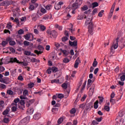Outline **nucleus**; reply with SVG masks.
Listing matches in <instances>:
<instances>
[{"instance_id": "obj_1", "label": "nucleus", "mask_w": 125, "mask_h": 125, "mask_svg": "<svg viewBox=\"0 0 125 125\" xmlns=\"http://www.w3.org/2000/svg\"><path fill=\"white\" fill-rule=\"evenodd\" d=\"M84 18L86 19L85 25L86 26L89 25L88 26V32L90 35H92V32H93V25L92 24V22H91L92 21V16H91V14H88V16H85Z\"/></svg>"}, {"instance_id": "obj_2", "label": "nucleus", "mask_w": 125, "mask_h": 125, "mask_svg": "<svg viewBox=\"0 0 125 125\" xmlns=\"http://www.w3.org/2000/svg\"><path fill=\"white\" fill-rule=\"evenodd\" d=\"M17 63V64H22L23 66L27 67L28 66V63L25 62H19V60L16 58H10V61L7 62H5V64H9V63Z\"/></svg>"}, {"instance_id": "obj_3", "label": "nucleus", "mask_w": 125, "mask_h": 125, "mask_svg": "<svg viewBox=\"0 0 125 125\" xmlns=\"http://www.w3.org/2000/svg\"><path fill=\"white\" fill-rule=\"evenodd\" d=\"M119 40H120V38L118 37L116 39L113 41V44L112 47L110 48V51L111 52H113V48H114V49H117L119 47Z\"/></svg>"}, {"instance_id": "obj_4", "label": "nucleus", "mask_w": 125, "mask_h": 125, "mask_svg": "<svg viewBox=\"0 0 125 125\" xmlns=\"http://www.w3.org/2000/svg\"><path fill=\"white\" fill-rule=\"evenodd\" d=\"M38 49L40 50L39 51L37 50H35L34 52L37 54V55H40V54H42L43 52V50H44V48L41 45H39L37 47Z\"/></svg>"}, {"instance_id": "obj_5", "label": "nucleus", "mask_w": 125, "mask_h": 125, "mask_svg": "<svg viewBox=\"0 0 125 125\" xmlns=\"http://www.w3.org/2000/svg\"><path fill=\"white\" fill-rule=\"evenodd\" d=\"M47 34H48V35H50V36H52L53 38H57V36H58V34H57V32L55 30H50L49 29L47 30L46 32Z\"/></svg>"}, {"instance_id": "obj_6", "label": "nucleus", "mask_w": 125, "mask_h": 125, "mask_svg": "<svg viewBox=\"0 0 125 125\" xmlns=\"http://www.w3.org/2000/svg\"><path fill=\"white\" fill-rule=\"evenodd\" d=\"M6 41L9 42V44L11 46H13V45H15L16 44V42L14 41H12V38L10 37H8L6 39Z\"/></svg>"}, {"instance_id": "obj_7", "label": "nucleus", "mask_w": 125, "mask_h": 125, "mask_svg": "<svg viewBox=\"0 0 125 125\" xmlns=\"http://www.w3.org/2000/svg\"><path fill=\"white\" fill-rule=\"evenodd\" d=\"M69 44L70 46L76 47V49L78 48L77 47L78 45V41H74V42H71V41H69Z\"/></svg>"}, {"instance_id": "obj_8", "label": "nucleus", "mask_w": 125, "mask_h": 125, "mask_svg": "<svg viewBox=\"0 0 125 125\" xmlns=\"http://www.w3.org/2000/svg\"><path fill=\"white\" fill-rule=\"evenodd\" d=\"M93 106L92 105V103H89L86 104L85 107V111H90L91 108H93Z\"/></svg>"}, {"instance_id": "obj_9", "label": "nucleus", "mask_w": 125, "mask_h": 125, "mask_svg": "<svg viewBox=\"0 0 125 125\" xmlns=\"http://www.w3.org/2000/svg\"><path fill=\"white\" fill-rule=\"evenodd\" d=\"M94 89H95V84H94L92 85L91 87L89 88V93L90 95H93Z\"/></svg>"}, {"instance_id": "obj_10", "label": "nucleus", "mask_w": 125, "mask_h": 125, "mask_svg": "<svg viewBox=\"0 0 125 125\" xmlns=\"http://www.w3.org/2000/svg\"><path fill=\"white\" fill-rule=\"evenodd\" d=\"M81 64V60H80V58L78 57L75 61L74 64V68L77 69L79 67V64Z\"/></svg>"}, {"instance_id": "obj_11", "label": "nucleus", "mask_w": 125, "mask_h": 125, "mask_svg": "<svg viewBox=\"0 0 125 125\" xmlns=\"http://www.w3.org/2000/svg\"><path fill=\"white\" fill-rule=\"evenodd\" d=\"M79 4L77 2H74L72 4V10H76L79 7Z\"/></svg>"}, {"instance_id": "obj_12", "label": "nucleus", "mask_w": 125, "mask_h": 125, "mask_svg": "<svg viewBox=\"0 0 125 125\" xmlns=\"http://www.w3.org/2000/svg\"><path fill=\"white\" fill-rule=\"evenodd\" d=\"M34 113V108L33 107L29 108L27 109V111L26 112V113L27 115H32Z\"/></svg>"}, {"instance_id": "obj_13", "label": "nucleus", "mask_w": 125, "mask_h": 125, "mask_svg": "<svg viewBox=\"0 0 125 125\" xmlns=\"http://www.w3.org/2000/svg\"><path fill=\"white\" fill-rule=\"evenodd\" d=\"M58 110L59 109L57 107H53L51 110L53 115H56L58 113Z\"/></svg>"}, {"instance_id": "obj_14", "label": "nucleus", "mask_w": 125, "mask_h": 125, "mask_svg": "<svg viewBox=\"0 0 125 125\" xmlns=\"http://www.w3.org/2000/svg\"><path fill=\"white\" fill-rule=\"evenodd\" d=\"M23 44L24 46H29V45H30V46H32L33 45V43H30V42L27 41H24L23 42Z\"/></svg>"}, {"instance_id": "obj_15", "label": "nucleus", "mask_w": 125, "mask_h": 125, "mask_svg": "<svg viewBox=\"0 0 125 125\" xmlns=\"http://www.w3.org/2000/svg\"><path fill=\"white\" fill-rule=\"evenodd\" d=\"M41 118V114L40 113H36L33 116V119L34 120H40Z\"/></svg>"}, {"instance_id": "obj_16", "label": "nucleus", "mask_w": 125, "mask_h": 125, "mask_svg": "<svg viewBox=\"0 0 125 125\" xmlns=\"http://www.w3.org/2000/svg\"><path fill=\"white\" fill-rule=\"evenodd\" d=\"M91 83H92V80L91 79H88L87 81V88L88 89L90 86H91Z\"/></svg>"}, {"instance_id": "obj_17", "label": "nucleus", "mask_w": 125, "mask_h": 125, "mask_svg": "<svg viewBox=\"0 0 125 125\" xmlns=\"http://www.w3.org/2000/svg\"><path fill=\"white\" fill-rule=\"evenodd\" d=\"M52 17V16L51 15L48 16L47 15H45L42 18V19L43 20H48V19H51Z\"/></svg>"}, {"instance_id": "obj_18", "label": "nucleus", "mask_w": 125, "mask_h": 125, "mask_svg": "<svg viewBox=\"0 0 125 125\" xmlns=\"http://www.w3.org/2000/svg\"><path fill=\"white\" fill-rule=\"evenodd\" d=\"M20 101V99L19 98H17L14 99V102L12 104V105H17V103Z\"/></svg>"}, {"instance_id": "obj_19", "label": "nucleus", "mask_w": 125, "mask_h": 125, "mask_svg": "<svg viewBox=\"0 0 125 125\" xmlns=\"http://www.w3.org/2000/svg\"><path fill=\"white\" fill-rule=\"evenodd\" d=\"M12 106H13L11 108L12 112H16L17 111V105L14 104L12 105Z\"/></svg>"}, {"instance_id": "obj_20", "label": "nucleus", "mask_w": 125, "mask_h": 125, "mask_svg": "<svg viewBox=\"0 0 125 125\" xmlns=\"http://www.w3.org/2000/svg\"><path fill=\"white\" fill-rule=\"evenodd\" d=\"M115 6H116V3L114 2V3L113 4V5H112V7H111V9H110V11L109 13H112V14L113 13Z\"/></svg>"}, {"instance_id": "obj_21", "label": "nucleus", "mask_w": 125, "mask_h": 125, "mask_svg": "<svg viewBox=\"0 0 125 125\" xmlns=\"http://www.w3.org/2000/svg\"><path fill=\"white\" fill-rule=\"evenodd\" d=\"M98 5H99V4H98V3L97 2H93L91 5L92 8H93V9L95 8V7H97V6H98Z\"/></svg>"}, {"instance_id": "obj_22", "label": "nucleus", "mask_w": 125, "mask_h": 125, "mask_svg": "<svg viewBox=\"0 0 125 125\" xmlns=\"http://www.w3.org/2000/svg\"><path fill=\"white\" fill-rule=\"evenodd\" d=\"M8 44V41H3L1 42V44L3 47H5V46L6 44Z\"/></svg>"}, {"instance_id": "obj_23", "label": "nucleus", "mask_w": 125, "mask_h": 125, "mask_svg": "<svg viewBox=\"0 0 125 125\" xmlns=\"http://www.w3.org/2000/svg\"><path fill=\"white\" fill-rule=\"evenodd\" d=\"M72 16L70 15L69 13L67 14L66 17H63L64 20H69V18H71Z\"/></svg>"}, {"instance_id": "obj_24", "label": "nucleus", "mask_w": 125, "mask_h": 125, "mask_svg": "<svg viewBox=\"0 0 125 125\" xmlns=\"http://www.w3.org/2000/svg\"><path fill=\"white\" fill-rule=\"evenodd\" d=\"M30 38H31L30 34H27L24 36V39H25L26 41H29Z\"/></svg>"}, {"instance_id": "obj_25", "label": "nucleus", "mask_w": 125, "mask_h": 125, "mask_svg": "<svg viewBox=\"0 0 125 125\" xmlns=\"http://www.w3.org/2000/svg\"><path fill=\"white\" fill-rule=\"evenodd\" d=\"M29 10L30 11H33L35 10V5L33 4H30L29 7Z\"/></svg>"}, {"instance_id": "obj_26", "label": "nucleus", "mask_w": 125, "mask_h": 125, "mask_svg": "<svg viewBox=\"0 0 125 125\" xmlns=\"http://www.w3.org/2000/svg\"><path fill=\"white\" fill-rule=\"evenodd\" d=\"M31 51H28V50H25L24 51V55H27V56H30L31 55Z\"/></svg>"}, {"instance_id": "obj_27", "label": "nucleus", "mask_w": 125, "mask_h": 125, "mask_svg": "<svg viewBox=\"0 0 125 125\" xmlns=\"http://www.w3.org/2000/svg\"><path fill=\"white\" fill-rule=\"evenodd\" d=\"M8 79H9L8 78L5 77L3 78V81H1V83H5V84H8V83L6 82V81H7V80Z\"/></svg>"}, {"instance_id": "obj_28", "label": "nucleus", "mask_w": 125, "mask_h": 125, "mask_svg": "<svg viewBox=\"0 0 125 125\" xmlns=\"http://www.w3.org/2000/svg\"><path fill=\"white\" fill-rule=\"evenodd\" d=\"M51 68H52V71L53 73H56V72H58V68L54 66V67H52Z\"/></svg>"}, {"instance_id": "obj_29", "label": "nucleus", "mask_w": 125, "mask_h": 125, "mask_svg": "<svg viewBox=\"0 0 125 125\" xmlns=\"http://www.w3.org/2000/svg\"><path fill=\"white\" fill-rule=\"evenodd\" d=\"M62 53H63V54L65 56H68V55L69 54V52H68V51H67L66 50H62Z\"/></svg>"}, {"instance_id": "obj_30", "label": "nucleus", "mask_w": 125, "mask_h": 125, "mask_svg": "<svg viewBox=\"0 0 125 125\" xmlns=\"http://www.w3.org/2000/svg\"><path fill=\"white\" fill-rule=\"evenodd\" d=\"M98 103H99L98 100L96 101L94 103V108L95 109H97L98 108Z\"/></svg>"}, {"instance_id": "obj_31", "label": "nucleus", "mask_w": 125, "mask_h": 125, "mask_svg": "<svg viewBox=\"0 0 125 125\" xmlns=\"http://www.w3.org/2000/svg\"><path fill=\"white\" fill-rule=\"evenodd\" d=\"M63 121L64 119H63V118L61 117L58 120V124H59V125H60L62 123H63Z\"/></svg>"}, {"instance_id": "obj_32", "label": "nucleus", "mask_w": 125, "mask_h": 125, "mask_svg": "<svg viewBox=\"0 0 125 125\" xmlns=\"http://www.w3.org/2000/svg\"><path fill=\"white\" fill-rule=\"evenodd\" d=\"M29 1L30 0H22L21 1V4H22V5H25L26 3H28Z\"/></svg>"}, {"instance_id": "obj_33", "label": "nucleus", "mask_w": 125, "mask_h": 125, "mask_svg": "<svg viewBox=\"0 0 125 125\" xmlns=\"http://www.w3.org/2000/svg\"><path fill=\"white\" fill-rule=\"evenodd\" d=\"M61 8V6H60L59 4H57L55 5V9L56 10H59Z\"/></svg>"}, {"instance_id": "obj_34", "label": "nucleus", "mask_w": 125, "mask_h": 125, "mask_svg": "<svg viewBox=\"0 0 125 125\" xmlns=\"http://www.w3.org/2000/svg\"><path fill=\"white\" fill-rule=\"evenodd\" d=\"M85 85H86V81H85L83 83L82 86V88H81L82 91H83V90H84V88H85Z\"/></svg>"}, {"instance_id": "obj_35", "label": "nucleus", "mask_w": 125, "mask_h": 125, "mask_svg": "<svg viewBox=\"0 0 125 125\" xmlns=\"http://www.w3.org/2000/svg\"><path fill=\"white\" fill-rule=\"evenodd\" d=\"M46 29V27H45L44 25H40V30L42 31V32H43V31H45Z\"/></svg>"}, {"instance_id": "obj_36", "label": "nucleus", "mask_w": 125, "mask_h": 125, "mask_svg": "<svg viewBox=\"0 0 125 125\" xmlns=\"http://www.w3.org/2000/svg\"><path fill=\"white\" fill-rule=\"evenodd\" d=\"M62 88H64V89H67V88H68V85H67V83H63L62 84Z\"/></svg>"}, {"instance_id": "obj_37", "label": "nucleus", "mask_w": 125, "mask_h": 125, "mask_svg": "<svg viewBox=\"0 0 125 125\" xmlns=\"http://www.w3.org/2000/svg\"><path fill=\"white\" fill-rule=\"evenodd\" d=\"M41 12L43 15L46 13V10L44 8H42L40 10Z\"/></svg>"}, {"instance_id": "obj_38", "label": "nucleus", "mask_w": 125, "mask_h": 125, "mask_svg": "<svg viewBox=\"0 0 125 125\" xmlns=\"http://www.w3.org/2000/svg\"><path fill=\"white\" fill-rule=\"evenodd\" d=\"M104 13V10H102L98 14V16L99 17H102V16H103V14Z\"/></svg>"}, {"instance_id": "obj_39", "label": "nucleus", "mask_w": 125, "mask_h": 125, "mask_svg": "<svg viewBox=\"0 0 125 125\" xmlns=\"http://www.w3.org/2000/svg\"><path fill=\"white\" fill-rule=\"evenodd\" d=\"M76 112V108H73L70 110V114H75Z\"/></svg>"}, {"instance_id": "obj_40", "label": "nucleus", "mask_w": 125, "mask_h": 125, "mask_svg": "<svg viewBox=\"0 0 125 125\" xmlns=\"http://www.w3.org/2000/svg\"><path fill=\"white\" fill-rule=\"evenodd\" d=\"M8 113H9V111L8 110V109H6L2 113V115H3L4 116H5L6 115H7V114H8Z\"/></svg>"}, {"instance_id": "obj_41", "label": "nucleus", "mask_w": 125, "mask_h": 125, "mask_svg": "<svg viewBox=\"0 0 125 125\" xmlns=\"http://www.w3.org/2000/svg\"><path fill=\"white\" fill-rule=\"evenodd\" d=\"M75 2L76 3L78 4V5H82L83 3V0H76Z\"/></svg>"}, {"instance_id": "obj_42", "label": "nucleus", "mask_w": 125, "mask_h": 125, "mask_svg": "<svg viewBox=\"0 0 125 125\" xmlns=\"http://www.w3.org/2000/svg\"><path fill=\"white\" fill-rule=\"evenodd\" d=\"M34 86H35V84L34 83L31 82L28 84V87H29V88H32L34 87Z\"/></svg>"}, {"instance_id": "obj_43", "label": "nucleus", "mask_w": 125, "mask_h": 125, "mask_svg": "<svg viewBox=\"0 0 125 125\" xmlns=\"http://www.w3.org/2000/svg\"><path fill=\"white\" fill-rule=\"evenodd\" d=\"M59 83V80H57V79H54V80H51V83Z\"/></svg>"}, {"instance_id": "obj_44", "label": "nucleus", "mask_w": 125, "mask_h": 125, "mask_svg": "<svg viewBox=\"0 0 125 125\" xmlns=\"http://www.w3.org/2000/svg\"><path fill=\"white\" fill-rule=\"evenodd\" d=\"M3 122L5 124H8L9 123V118H5L3 119Z\"/></svg>"}, {"instance_id": "obj_45", "label": "nucleus", "mask_w": 125, "mask_h": 125, "mask_svg": "<svg viewBox=\"0 0 125 125\" xmlns=\"http://www.w3.org/2000/svg\"><path fill=\"white\" fill-rule=\"evenodd\" d=\"M28 90H27V89L24 90V91L23 92V95L24 96H27V95H28Z\"/></svg>"}, {"instance_id": "obj_46", "label": "nucleus", "mask_w": 125, "mask_h": 125, "mask_svg": "<svg viewBox=\"0 0 125 125\" xmlns=\"http://www.w3.org/2000/svg\"><path fill=\"white\" fill-rule=\"evenodd\" d=\"M18 80H19V81H21V82H23V81H24V78H23V76H22V75H19L18 77Z\"/></svg>"}, {"instance_id": "obj_47", "label": "nucleus", "mask_w": 125, "mask_h": 125, "mask_svg": "<svg viewBox=\"0 0 125 125\" xmlns=\"http://www.w3.org/2000/svg\"><path fill=\"white\" fill-rule=\"evenodd\" d=\"M98 98H99V103L101 104L103 102V100H104V98L103 97H99Z\"/></svg>"}, {"instance_id": "obj_48", "label": "nucleus", "mask_w": 125, "mask_h": 125, "mask_svg": "<svg viewBox=\"0 0 125 125\" xmlns=\"http://www.w3.org/2000/svg\"><path fill=\"white\" fill-rule=\"evenodd\" d=\"M83 16L79 15L77 17V20H83Z\"/></svg>"}, {"instance_id": "obj_49", "label": "nucleus", "mask_w": 125, "mask_h": 125, "mask_svg": "<svg viewBox=\"0 0 125 125\" xmlns=\"http://www.w3.org/2000/svg\"><path fill=\"white\" fill-rule=\"evenodd\" d=\"M7 94H9V95H12L13 94V91L11 90H8L7 91Z\"/></svg>"}, {"instance_id": "obj_50", "label": "nucleus", "mask_w": 125, "mask_h": 125, "mask_svg": "<svg viewBox=\"0 0 125 125\" xmlns=\"http://www.w3.org/2000/svg\"><path fill=\"white\" fill-rule=\"evenodd\" d=\"M110 102L111 103L112 105H114V104H116V100L113 99H110Z\"/></svg>"}, {"instance_id": "obj_51", "label": "nucleus", "mask_w": 125, "mask_h": 125, "mask_svg": "<svg viewBox=\"0 0 125 125\" xmlns=\"http://www.w3.org/2000/svg\"><path fill=\"white\" fill-rule=\"evenodd\" d=\"M104 110H105V111H107V112H109L110 111V106H109L108 105H105L104 106Z\"/></svg>"}, {"instance_id": "obj_52", "label": "nucleus", "mask_w": 125, "mask_h": 125, "mask_svg": "<svg viewBox=\"0 0 125 125\" xmlns=\"http://www.w3.org/2000/svg\"><path fill=\"white\" fill-rule=\"evenodd\" d=\"M63 63H69V62H70V60H69V59L67 58H64L63 60Z\"/></svg>"}, {"instance_id": "obj_53", "label": "nucleus", "mask_w": 125, "mask_h": 125, "mask_svg": "<svg viewBox=\"0 0 125 125\" xmlns=\"http://www.w3.org/2000/svg\"><path fill=\"white\" fill-rule=\"evenodd\" d=\"M120 80L122 82H125V75H123L120 77Z\"/></svg>"}, {"instance_id": "obj_54", "label": "nucleus", "mask_w": 125, "mask_h": 125, "mask_svg": "<svg viewBox=\"0 0 125 125\" xmlns=\"http://www.w3.org/2000/svg\"><path fill=\"white\" fill-rule=\"evenodd\" d=\"M68 37H63L62 38V42H67V40H68Z\"/></svg>"}, {"instance_id": "obj_55", "label": "nucleus", "mask_w": 125, "mask_h": 125, "mask_svg": "<svg viewBox=\"0 0 125 125\" xmlns=\"http://www.w3.org/2000/svg\"><path fill=\"white\" fill-rule=\"evenodd\" d=\"M18 34L19 35H23L24 34V30L23 29H20L18 31Z\"/></svg>"}, {"instance_id": "obj_56", "label": "nucleus", "mask_w": 125, "mask_h": 125, "mask_svg": "<svg viewBox=\"0 0 125 125\" xmlns=\"http://www.w3.org/2000/svg\"><path fill=\"white\" fill-rule=\"evenodd\" d=\"M58 98L60 99H62V98H64V95L62 94H59L58 95Z\"/></svg>"}, {"instance_id": "obj_57", "label": "nucleus", "mask_w": 125, "mask_h": 125, "mask_svg": "<svg viewBox=\"0 0 125 125\" xmlns=\"http://www.w3.org/2000/svg\"><path fill=\"white\" fill-rule=\"evenodd\" d=\"M79 108H81V109H84L85 108V104H82L80 105Z\"/></svg>"}, {"instance_id": "obj_58", "label": "nucleus", "mask_w": 125, "mask_h": 125, "mask_svg": "<svg viewBox=\"0 0 125 125\" xmlns=\"http://www.w3.org/2000/svg\"><path fill=\"white\" fill-rule=\"evenodd\" d=\"M9 50H10L11 51V52H12L13 53H14L15 52V49H14V48H13V47H9Z\"/></svg>"}, {"instance_id": "obj_59", "label": "nucleus", "mask_w": 125, "mask_h": 125, "mask_svg": "<svg viewBox=\"0 0 125 125\" xmlns=\"http://www.w3.org/2000/svg\"><path fill=\"white\" fill-rule=\"evenodd\" d=\"M86 98V95H84L83 96V97L81 98V101H82V102H83V101H84V100H85Z\"/></svg>"}, {"instance_id": "obj_60", "label": "nucleus", "mask_w": 125, "mask_h": 125, "mask_svg": "<svg viewBox=\"0 0 125 125\" xmlns=\"http://www.w3.org/2000/svg\"><path fill=\"white\" fill-rule=\"evenodd\" d=\"M52 70V69L51 67H49L48 69H47V74H51V71Z\"/></svg>"}, {"instance_id": "obj_61", "label": "nucleus", "mask_w": 125, "mask_h": 125, "mask_svg": "<svg viewBox=\"0 0 125 125\" xmlns=\"http://www.w3.org/2000/svg\"><path fill=\"white\" fill-rule=\"evenodd\" d=\"M95 120L98 122H100L102 121V117H100V118H96Z\"/></svg>"}, {"instance_id": "obj_62", "label": "nucleus", "mask_w": 125, "mask_h": 125, "mask_svg": "<svg viewBox=\"0 0 125 125\" xmlns=\"http://www.w3.org/2000/svg\"><path fill=\"white\" fill-rule=\"evenodd\" d=\"M98 64V62H97V61H94L92 64L93 67H96V66H97Z\"/></svg>"}, {"instance_id": "obj_63", "label": "nucleus", "mask_w": 125, "mask_h": 125, "mask_svg": "<svg viewBox=\"0 0 125 125\" xmlns=\"http://www.w3.org/2000/svg\"><path fill=\"white\" fill-rule=\"evenodd\" d=\"M7 29H11L12 28V25L9 23H7V26L6 27Z\"/></svg>"}, {"instance_id": "obj_64", "label": "nucleus", "mask_w": 125, "mask_h": 125, "mask_svg": "<svg viewBox=\"0 0 125 125\" xmlns=\"http://www.w3.org/2000/svg\"><path fill=\"white\" fill-rule=\"evenodd\" d=\"M119 47H120V48H121V49H122V48H124V47H125V44H123V43H122L121 44H120L119 45Z\"/></svg>"}]
</instances>
